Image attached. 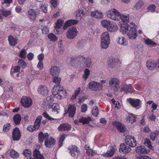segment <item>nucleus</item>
Listing matches in <instances>:
<instances>
[{"instance_id":"obj_1","label":"nucleus","mask_w":159,"mask_h":159,"mask_svg":"<svg viewBox=\"0 0 159 159\" xmlns=\"http://www.w3.org/2000/svg\"><path fill=\"white\" fill-rule=\"evenodd\" d=\"M52 92L53 95L57 96V97L59 99L65 97L66 94V92L63 88L58 85L54 86Z\"/></svg>"},{"instance_id":"obj_2","label":"nucleus","mask_w":159,"mask_h":159,"mask_svg":"<svg viewBox=\"0 0 159 159\" xmlns=\"http://www.w3.org/2000/svg\"><path fill=\"white\" fill-rule=\"evenodd\" d=\"M120 81L117 78H111L109 82V87L114 92L117 91L120 88Z\"/></svg>"},{"instance_id":"obj_3","label":"nucleus","mask_w":159,"mask_h":159,"mask_svg":"<svg viewBox=\"0 0 159 159\" xmlns=\"http://www.w3.org/2000/svg\"><path fill=\"white\" fill-rule=\"evenodd\" d=\"M101 45L104 49L107 48L110 43V36L108 32L106 31L102 33L101 36Z\"/></svg>"},{"instance_id":"obj_4","label":"nucleus","mask_w":159,"mask_h":159,"mask_svg":"<svg viewBox=\"0 0 159 159\" xmlns=\"http://www.w3.org/2000/svg\"><path fill=\"white\" fill-rule=\"evenodd\" d=\"M107 16L111 19L114 20L118 21L119 15H120V12L115 8L106 11Z\"/></svg>"},{"instance_id":"obj_5","label":"nucleus","mask_w":159,"mask_h":159,"mask_svg":"<svg viewBox=\"0 0 159 159\" xmlns=\"http://www.w3.org/2000/svg\"><path fill=\"white\" fill-rule=\"evenodd\" d=\"M127 35L129 38L132 40L135 39L137 36L136 28L133 24L129 26V29L127 32Z\"/></svg>"},{"instance_id":"obj_6","label":"nucleus","mask_w":159,"mask_h":159,"mask_svg":"<svg viewBox=\"0 0 159 159\" xmlns=\"http://www.w3.org/2000/svg\"><path fill=\"white\" fill-rule=\"evenodd\" d=\"M89 88L93 91H100L102 90L103 86L99 83L92 81L89 84Z\"/></svg>"},{"instance_id":"obj_7","label":"nucleus","mask_w":159,"mask_h":159,"mask_svg":"<svg viewBox=\"0 0 159 159\" xmlns=\"http://www.w3.org/2000/svg\"><path fill=\"white\" fill-rule=\"evenodd\" d=\"M78 31L75 28L72 27L69 28L66 33V37L70 39H72L77 34Z\"/></svg>"},{"instance_id":"obj_8","label":"nucleus","mask_w":159,"mask_h":159,"mask_svg":"<svg viewBox=\"0 0 159 159\" xmlns=\"http://www.w3.org/2000/svg\"><path fill=\"white\" fill-rule=\"evenodd\" d=\"M21 103L23 106L26 108H28L32 105V101L30 98L25 96L22 98Z\"/></svg>"},{"instance_id":"obj_9","label":"nucleus","mask_w":159,"mask_h":159,"mask_svg":"<svg viewBox=\"0 0 159 159\" xmlns=\"http://www.w3.org/2000/svg\"><path fill=\"white\" fill-rule=\"evenodd\" d=\"M125 143L127 145L132 147H135L137 144V141L132 136H127L126 137Z\"/></svg>"},{"instance_id":"obj_10","label":"nucleus","mask_w":159,"mask_h":159,"mask_svg":"<svg viewBox=\"0 0 159 159\" xmlns=\"http://www.w3.org/2000/svg\"><path fill=\"white\" fill-rule=\"evenodd\" d=\"M135 152L140 155L146 154L148 153L150 150L149 149H147L144 146L140 145L137 147L135 149Z\"/></svg>"},{"instance_id":"obj_11","label":"nucleus","mask_w":159,"mask_h":159,"mask_svg":"<svg viewBox=\"0 0 159 159\" xmlns=\"http://www.w3.org/2000/svg\"><path fill=\"white\" fill-rule=\"evenodd\" d=\"M70 150L72 156L77 157L80 154V152L77 147L75 145L72 146L70 148H68Z\"/></svg>"},{"instance_id":"obj_12","label":"nucleus","mask_w":159,"mask_h":159,"mask_svg":"<svg viewBox=\"0 0 159 159\" xmlns=\"http://www.w3.org/2000/svg\"><path fill=\"white\" fill-rule=\"evenodd\" d=\"M119 151L121 153L126 154L129 152L131 150V148L127 146L125 143L120 144V146Z\"/></svg>"},{"instance_id":"obj_13","label":"nucleus","mask_w":159,"mask_h":159,"mask_svg":"<svg viewBox=\"0 0 159 159\" xmlns=\"http://www.w3.org/2000/svg\"><path fill=\"white\" fill-rule=\"evenodd\" d=\"M20 131L18 128H15L12 132V139L14 140L17 141L20 139Z\"/></svg>"},{"instance_id":"obj_14","label":"nucleus","mask_w":159,"mask_h":159,"mask_svg":"<svg viewBox=\"0 0 159 159\" xmlns=\"http://www.w3.org/2000/svg\"><path fill=\"white\" fill-rule=\"evenodd\" d=\"M71 128V126L67 123L61 124L58 127L59 130L61 131H69Z\"/></svg>"},{"instance_id":"obj_15","label":"nucleus","mask_w":159,"mask_h":159,"mask_svg":"<svg viewBox=\"0 0 159 159\" xmlns=\"http://www.w3.org/2000/svg\"><path fill=\"white\" fill-rule=\"evenodd\" d=\"M68 109L69 116L71 117H74L76 109L75 106L74 105H71L70 104L68 105Z\"/></svg>"},{"instance_id":"obj_16","label":"nucleus","mask_w":159,"mask_h":159,"mask_svg":"<svg viewBox=\"0 0 159 159\" xmlns=\"http://www.w3.org/2000/svg\"><path fill=\"white\" fill-rule=\"evenodd\" d=\"M38 91L40 94L45 96L47 95L48 93V90L45 85H40L38 88Z\"/></svg>"},{"instance_id":"obj_17","label":"nucleus","mask_w":159,"mask_h":159,"mask_svg":"<svg viewBox=\"0 0 159 159\" xmlns=\"http://www.w3.org/2000/svg\"><path fill=\"white\" fill-rule=\"evenodd\" d=\"M123 91L126 93L129 92L132 93L134 91V89L131 84L127 85L125 84H123V87L121 88L120 89V91L121 92Z\"/></svg>"},{"instance_id":"obj_18","label":"nucleus","mask_w":159,"mask_h":159,"mask_svg":"<svg viewBox=\"0 0 159 159\" xmlns=\"http://www.w3.org/2000/svg\"><path fill=\"white\" fill-rule=\"evenodd\" d=\"M91 14L93 17L97 19H101L103 18V17L102 13L98 10L92 11Z\"/></svg>"},{"instance_id":"obj_19","label":"nucleus","mask_w":159,"mask_h":159,"mask_svg":"<svg viewBox=\"0 0 159 159\" xmlns=\"http://www.w3.org/2000/svg\"><path fill=\"white\" fill-rule=\"evenodd\" d=\"M129 102L132 106L136 107L139 105L140 100L139 99L130 98L129 99Z\"/></svg>"},{"instance_id":"obj_20","label":"nucleus","mask_w":159,"mask_h":159,"mask_svg":"<svg viewBox=\"0 0 159 159\" xmlns=\"http://www.w3.org/2000/svg\"><path fill=\"white\" fill-rule=\"evenodd\" d=\"M60 69L57 66H52L50 69L51 74L54 77L58 75Z\"/></svg>"},{"instance_id":"obj_21","label":"nucleus","mask_w":159,"mask_h":159,"mask_svg":"<svg viewBox=\"0 0 159 159\" xmlns=\"http://www.w3.org/2000/svg\"><path fill=\"white\" fill-rule=\"evenodd\" d=\"M78 22V21L77 20H69L65 23L63 27V29L64 30H66L70 26L77 24Z\"/></svg>"},{"instance_id":"obj_22","label":"nucleus","mask_w":159,"mask_h":159,"mask_svg":"<svg viewBox=\"0 0 159 159\" xmlns=\"http://www.w3.org/2000/svg\"><path fill=\"white\" fill-rule=\"evenodd\" d=\"M55 144V141L54 139L52 138L46 139L45 142V145L48 147H51Z\"/></svg>"},{"instance_id":"obj_23","label":"nucleus","mask_w":159,"mask_h":159,"mask_svg":"<svg viewBox=\"0 0 159 159\" xmlns=\"http://www.w3.org/2000/svg\"><path fill=\"white\" fill-rule=\"evenodd\" d=\"M120 19L123 22H125L126 23L129 22V14H122L120 13V15H119Z\"/></svg>"},{"instance_id":"obj_24","label":"nucleus","mask_w":159,"mask_h":159,"mask_svg":"<svg viewBox=\"0 0 159 159\" xmlns=\"http://www.w3.org/2000/svg\"><path fill=\"white\" fill-rule=\"evenodd\" d=\"M118 29L117 25L115 22H111L107 30L111 32H114Z\"/></svg>"},{"instance_id":"obj_25","label":"nucleus","mask_w":159,"mask_h":159,"mask_svg":"<svg viewBox=\"0 0 159 159\" xmlns=\"http://www.w3.org/2000/svg\"><path fill=\"white\" fill-rule=\"evenodd\" d=\"M42 117L39 116H38L35 121L34 125L33 126V128H34L35 129H38L40 126V123L42 120Z\"/></svg>"},{"instance_id":"obj_26","label":"nucleus","mask_w":159,"mask_h":159,"mask_svg":"<svg viewBox=\"0 0 159 159\" xmlns=\"http://www.w3.org/2000/svg\"><path fill=\"white\" fill-rule=\"evenodd\" d=\"M136 117L132 113H129L126 118V121L129 123H133L136 121Z\"/></svg>"},{"instance_id":"obj_27","label":"nucleus","mask_w":159,"mask_h":159,"mask_svg":"<svg viewBox=\"0 0 159 159\" xmlns=\"http://www.w3.org/2000/svg\"><path fill=\"white\" fill-rule=\"evenodd\" d=\"M116 127L120 132H124L126 129L125 126L121 123L119 122H117L116 123Z\"/></svg>"},{"instance_id":"obj_28","label":"nucleus","mask_w":159,"mask_h":159,"mask_svg":"<svg viewBox=\"0 0 159 159\" xmlns=\"http://www.w3.org/2000/svg\"><path fill=\"white\" fill-rule=\"evenodd\" d=\"M147 66L150 70L153 69L156 67V63L151 60H148L147 62Z\"/></svg>"},{"instance_id":"obj_29","label":"nucleus","mask_w":159,"mask_h":159,"mask_svg":"<svg viewBox=\"0 0 159 159\" xmlns=\"http://www.w3.org/2000/svg\"><path fill=\"white\" fill-rule=\"evenodd\" d=\"M85 149L86 150L87 154L89 156H93L96 153L95 151L90 148V147L87 145L85 146Z\"/></svg>"},{"instance_id":"obj_30","label":"nucleus","mask_w":159,"mask_h":159,"mask_svg":"<svg viewBox=\"0 0 159 159\" xmlns=\"http://www.w3.org/2000/svg\"><path fill=\"white\" fill-rule=\"evenodd\" d=\"M34 157L35 159H44L43 156L36 149L34 152Z\"/></svg>"},{"instance_id":"obj_31","label":"nucleus","mask_w":159,"mask_h":159,"mask_svg":"<svg viewBox=\"0 0 159 159\" xmlns=\"http://www.w3.org/2000/svg\"><path fill=\"white\" fill-rule=\"evenodd\" d=\"M118 43L120 45L124 46H126L128 45V43L126 39L123 37H119Z\"/></svg>"},{"instance_id":"obj_32","label":"nucleus","mask_w":159,"mask_h":159,"mask_svg":"<svg viewBox=\"0 0 159 159\" xmlns=\"http://www.w3.org/2000/svg\"><path fill=\"white\" fill-rule=\"evenodd\" d=\"M48 108L49 109L52 108L53 111L56 112L57 113H59L60 111L59 105L57 103H54L52 105L49 106Z\"/></svg>"},{"instance_id":"obj_33","label":"nucleus","mask_w":159,"mask_h":159,"mask_svg":"<svg viewBox=\"0 0 159 159\" xmlns=\"http://www.w3.org/2000/svg\"><path fill=\"white\" fill-rule=\"evenodd\" d=\"M49 135L47 133L43 134L42 132H40L39 134V139L40 142H43L44 140L48 138Z\"/></svg>"},{"instance_id":"obj_34","label":"nucleus","mask_w":159,"mask_h":159,"mask_svg":"<svg viewBox=\"0 0 159 159\" xmlns=\"http://www.w3.org/2000/svg\"><path fill=\"white\" fill-rule=\"evenodd\" d=\"M108 66L109 67L112 68L116 65L115 59L112 57H110L107 61Z\"/></svg>"},{"instance_id":"obj_35","label":"nucleus","mask_w":159,"mask_h":159,"mask_svg":"<svg viewBox=\"0 0 159 159\" xmlns=\"http://www.w3.org/2000/svg\"><path fill=\"white\" fill-rule=\"evenodd\" d=\"M8 40L10 45L11 46H14L17 44V39L14 38L11 35L8 37Z\"/></svg>"},{"instance_id":"obj_36","label":"nucleus","mask_w":159,"mask_h":159,"mask_svg":"<svg viewBox=\"0 0 159 159\" xmlns=\"http://www.w3.org/2000/svg\"><path fill=\"white\" fill-rule=\"evenodd\" d=\"M129 25L127 24L126 25H121L120 26V31L123 34L127 33Z\"/></svg>"},{"instance_id":"obj_37","label":"nucleus","mask_w":159,"mask_h":159,"mask_svg":"<svg viewBox=\"0 0 159 159\" xmlns=\"http://www.w3.org/2000/svg\"><path fill=\"white\" fill-rule=\"evenodd\" d=\"M91 118L89 117H82L79 119V121L80 123H82L83 124H87L89 123L91 121Z\"/></svg>"},{"instance_id":"obj_38","label":"nucleus","mask_w":159,"mask_h":159,"mask_svg":"<svg viewBox=\"0 0 159 159\" xmlns=\"http://www.w3.org/2000/svg\"><path fill=\"white\" fill-rule=\"evenodd\" d=\"M85 14V12L83 10H78L76 11V16L77 18L81 19Z\"/></svg>"},{"instance_id":"obj_39","label":"nucleus","mask_w":159,"mask_h":159,"mask_svg":"<svg viewBox=\"0 0 159 159\" xmlns=\"http://www.w3.org/2000/svg\"><path fill=\"white\" fill-rule=\"evenodd\" d=\"M114 152V151L113 148L111 147L110 149L107 150L106 152L104 153L103 155L105 157H111L113 155Z\"/></svg>"},{"instance_id":"obj_40","label":"nucleus","mask_w":159,"mask_h":159,"mask_svg":"<svg viewBox=\"0 0 159 159\" xmlns=\"http://www.w3.org/2000/svg\"><path fill=\"white\" fill-rule=\"evenodd\" d=\"M14 123L16 124H19L20 123L21 120V116L19 114L15 115L13 118Z\"/></svg>"},{"instance_id":"obj_41","label":"nucleus","mask_w":159,"mask_h":159,"mask_svg":"<svg viewBox=\"0 0 159 159\" xmlns=\"http://www.w3.org/2000/svg\"><path fill=\"white\" fill-rule=\"evenodd\" d=\"M28 14L30 18L33 20L34 19L36 16V12L33 9L30 10L28 12Z\"/></svg>"},{"instance_id":"obj_42","label":"nucleus","mask_w":159,"mask_h":159,"mask_svg":"<svg viewBox=\"0 0 159 159\" xmlns=\"http://www.w3.org/2000/svg\"><path fill=\"white\" fill-rule=\"evenodd\" d=\"M54 101L53 97L52 96H48L46 98L44 104L45 106H47L52 103Z\"/></svg>"},{"instance_id":"obj_43","label":"nucleus","mask_w":159,"mask_h":159,"mask_svg":"<svg viewBox=\"0 0 159 159\" xmlns=\"http://www.w3.org/2000/svg\"><path fill=\"white\" fill-rule=\"evenodd\" d=\"M143 5V1L142 0H139L135 5L134 9L136 10L140 9Z\"/></svg>"},{"instance_id":"obj_44","label":"nucleus","mask_w":159,"mask_h":159,"mask_svg":"<svg viewBox=\"0 0 159 159\" xmlns=\"http://www.w3.org/2000/svg\"><path fill=\"white\" fill-rule=\"evenodd\" d=\"M80 59L81 60H83L84 61H85L86 62V66L87 67H89L90 66L91 63V59L90 58H86L84 57L83 56H80Z\"/></svg>"},{"instance_id":"obj_45","label":"nucleus","mask_w":159,"mask_h":159,"mask_svg":"<svg viewBox=\"0 0 159 159\" xmlns=\"http://www.w3.org/2000/svg\"><path fill=\"white\" fill-rule=\"evenodd\" d=\"M159 135V131L156 130L155 132H152L150 135L151 139L154 141L156 138L157 136Z\"/></svg>"},{"instance_id":"obj_46","label":"nucleus","mask_w":159,"mask_h":159,"mask_svg":"<svg viewBox=\"0 0 159 159\" xmlns=\"http://www.w3.org/2000/svg\"><path fill=\"white\" fill-rule=\"evenodd\" d=\"M111 21L107 20H103L101 21V24L102 26L107 29Z\"/></svg>"},{"instance_id":"obj_47","label":"nucleus","mask_w":159,"mask_h":159,"mask_svg":"<svg viewBox=\"0 0 159 159\" xmlns=\"http://www.w3.org/2000/svg\"><path fill=\"white\" fill-rule=\"evenodd\" d=\"M10 155L12 158H16L19 157V154L16 151L14 150L11 149L10 152Z\"/></svg>"},{"instance_id":"obj_48","label":"nucleus","mask_w":159,"mask_h":159,"mask_svg":"<svg viewBox=\"0 0 159 159\" xmlns=\"http://www.w3.org/2000/svg\"><path fill=\"white\" fill-rule=\"evenodd\" d=\"M144 144L149 149L153 150L151 144V142L148 139L146 138L144 139Z\"/></svg>"},{"instance_id":"obj_49","label":"nucleus","mask_w":159,"mask_h":159,"mask_svg":"<svg viewBox=\"0 0 159 159\" xmlns=\"http://www.w3.org/2000/svg\"><path fill=\"white\" fill-rule=\"evenodd\" d=\"M31 152L30 150L27 149H25L23 151V154L24 156L26 158L31 157Z\"/></svg>"},{"instance_id":"obj_50","label":"nucleus","mask_w":159,"mask_h":159,"mask_svg":"<svg viewBox=\"0 0 159 159\" xmlns=\"http://www.w3.org/2000/svg\"><path fill=\"white\" fill-rule=\"evenodd\" d=\"M81 89L80 88H78L75 91V94L72 95L70 99L71 100H74L75 99L76 97L79 94L80 92Z\"/></svg>"},{"instance_id":"obj_51","label":"nucleus","mask_w":159,"mask_h":159,"mask_svg":"<svg viewBox=\"0 0 159 159\" xmlns=\"http://www.w3.org/2000/svg\"><path fill=\"white\" fill-rule=\"evenodd\" d=\"M48 38L50 40L53 42L56 41L57 39V38L54 34L51 33L48 35Z\"/></svg>"},{"instance_id":"obj_52","label":"nucleus","mask_w":159,"mask_h":159,"mask_svg":"<svg viewBox=\"0 0 159 159\" xmlns=\"http://www.w3.org/2000/svg\"><path fill=\"white\" fill-rule=\"evenodd\" d=\"M92 113L93 115L94 116H97L98 115V110L97 107H94L92 109Z\"/></svg>"},{"instance_id":"obj_53","label":"nucleus","mask_w":159,"mask_h":159,"mask_svg":"<svg viewBox=\"0 0 159 159\" xmlns=\"http://www.w3.org/2000/svg\"><path fill=\"white\" fill-rule=\"evenodd\" d=\"M20 70V67L19 66H16L14 67V68L11 71V73L14 76V74L15 73L19 72Z\"/></svg>"},{"instance_id":"obj_54","label":"nucleus","mask_w":159,"mask_h":159,"mask_svg":"<svg viewBox=\"0 0 159 159\" xmlns=\"http://www.w3.org/2000/svg\"><path fill=\"white\" fill-rule=\"evenodd\" d=\"M145 42L146 44L148 45L154 46L156 45L155 42L149 39L145 40Z\"/></svg>"},{"instance_id":"obj_55","label":"nucleus","mask_w":159,"mask_h":159,"mask_svg":"<svg viewBox=\"0 0 159 159\" xmlns=\"http://www.w3.org/2000/svg\"><path fill=\"white\" fill-rule=\"evenodd\" d=\"M156 7V6L154 4L150 5L147 8L148 11L149 12H153L155 11Z\"/></svg>"},{"instance_id":"obj_56","label":"nucleus","mask_w":159,"mask_h":159,"mask_svg":"<svg viewBox=\"0 0 159 159\" xmlns=\"http://www.w3.org/2000/svg\"><path fill=\"white\" fill-rule=\"evenodd\" d=\"M0 12L2 13V15L5 17H7L11 14V12L9 11L2 10L0 9Z\"/></svg>"},{"instance_id":"obj_57","label":"nucleus","mask_w":159,"mask_h":159,"mask_svg":"<svg viewBox=\"0 0 159 159\" xmlns=\"http://www.w3.org/2000/svg\"><path fill=\"white\" fill-rule=\"evenodd\" d=\"M26 52L25 49H23L20 51L19 56L22 58H26Z\"/></svg>"},{"instance_id":"obj_58","label":"nucleus","mask_w":159,"mask_h":159,"mask_svg":"<svg viewBox=\"0 0 159 159\" xmlns=\"http://www.w3.org/2000/svg\"><path fill=\"white\" fill-rule=\"evenodd\" d=\"M18 63L19 65H20L22 68H25L26 66V64L24 60L22 59H19Z\"/></svg>"},{"instance_id":"obj_59","label":"nucleus","mask_w":159,"mask_h":159,"mask_svg":"<svg viewBox=\"0 0 159 159\" xmlns=\"http://www.w3.org/2000/svg\"><path fill=\"white\" fill-rule=\"evenodd\" d=\"M89 70L87 69H86L85 70L84 73L83 75V78L85 80L86 79L89 75Z\"/></svg>"},{"instance_id":"obj_60","label":"nucleus","mask_w":159,"mask_h":159,"mask_svg":"<svg viewBox=\"0 0 159 159\" xmlns=\"http://www.w3.org/2000/svg\"><path fill=\"white\" fill-rule=\"evenodd\" d=\"M61 80L60 78L56 76H55L53 79V82L57 84V85H56L57 86L58 85H59V84H60Z\"/></svg>"},{"instance_id":"obj_61","label":"nucleus","mask_w":159,"mask_h":159,"mask_svg":"<svg viewBox=\"0 0 159 159\" xmlns=\"http://www.w3.org/2000/svg\"><path fill=\"white\" fill-rule=\"evenodd\" d=\"M63 22L62 20H57L56 25L55 26L57 29L60 28L62 26Z\"/></svg>"},{"instance_id":"obj_62","label":"nucleus","mask_w":159,"mask_h":159,"mask_svg":"<svg viewBox=\"0 0 159 159\" xmlns=\"http://www.w3.org/2000/svg\"><path fill=\"white\" fill-rule=\"evenodd\" d=\"M42 33L44 34H47L48 33L49 30L47 26H43L42 27Z\"/></svg>"},{"instance_id":"obj_63","label":"nucleus","mask_w":159,"mask_h":159,"mask_svg":"<svg viewBox=\"0 0 159 159\" xmlns=\"http://www.w3.org/2000/svg\"><path fill=\"white\" fill-rule=\"evenodd\" d=\"M40 8L42 11L44 13H46L47 12V8L46 5L45 4H42L41 5Z\"/></svg>"},{"instance_id":"obj_64","label":"nucleus","mask_w":159,"mask_h":159,"mask_svg":"<svg viewBox=\"0 0 159 159\" xmlns=\"http://www.w3.org/2000/svg\"><path fill=\"white\" fill-rule=\"evenodd\" d=\"M136 159H151V158L148 156L140 155L137 157Z\"/></svg>"}]
</instances>
